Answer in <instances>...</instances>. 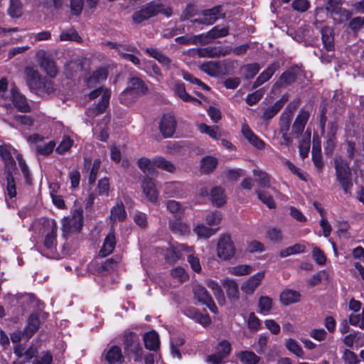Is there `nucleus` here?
<instances>
[{
  "label": "nucleus",
  "instance_id": "1",
  "mask_svg": "<svg viewBox=\"0 0 364 364\" xmlns=\"http://www.w3.org/2000/svg\"><path fill=\"white\" fill-rule=\"evenodd\" d=\"M333 163L336 181L346 194H350L353 183L350 164L342 156H336Z\"/></svg>",
  "mask_w": 364,
  "mask_h": 364
},
{
  "label": "nucleus",
  "instance_id": "2",
  "mask_svg": "<svg viewBox=\"0 0 364 364\" xmlns=\"http://www.w3.org/2000/svg\"><path fill=\"white\" fill-rule=\"evenodd\" d=\"M147 88L144 82L139 77H132L128 82L127 87L120 94L121 102L129 105L140 95L146 92Z\"/></svg>",
  "mask_w": 364,
  "mask_h": 364
},
{
  "label": "nucleus",
  "instance_id": "3",
  "mask_svg": "<svg viewBox=\"0 0 364 364\" xmlns=\"http://www.w3.org/2000/svg\"><path fill=\"white\" fill-rule=\"evenodd\" d=\"M122 337L124 351L127 354H133L135 361H141L143 348L139 336L134 332L126 331L124 332Z\"/></svg>",
  "mask_w": 364,
  "mask_h": 364
},
{
  "label": "nucleus",
  "instance_id": "4",
  "mask_svg": "<svg viewBox=\"0 0 364 364\" xmlns=\"http://www.w3.org/2000/svg\"><path fill=\"white\" fill-rule=\"evenodd\" d=\"M82 210L75 209L71 214L63 220V231L64 233L79 232L82 226Z\"/></svg>",
  "mask_w": 364,
  "mask_h": 364
},
{
  "label": "nucleus",
  "instance_id": "5",
  "mask_svg": "<svg viewBox=\"0 0 364 364\" xmlns=\"http://www.w3.org/2000/svg\"><path fill=\"white\" fill-rule=\"evenodd\" d=\"M235 253L233 242L228 235H222L217 245V255L223 260L231 259Z\"/></svg>",
  "mask_w": 364,
  "mask_h": 364
},
{
  "label": "nucleus",
  "instance_id": "6",
  "mask_svg": "<svg viewBox=\"0 0 364 364\" xmlns=\"http://www.w3.org/2000/svg\"><path fill=\"white\" fill-rule=\"evenodd\" d=\"M99 95H102L100 102L95 109H89L87 111L88 116H90L92 112H96L97 114L102 113L108 106L110 98V92L107 89L100 87L92 91L89 96L90 99L92 100L97 97Z\"/></svg>",
  "mask_w": 364,
  "mask_h": 364
},
{
  "label": "nucleus",
  "instance_id": "7",
  "mask_svg": "<svg viewBox=\"0 0 364 364\" xmlns=\"http://www.w3.org/2000/svg\"><path fill=\"white\" fill-rule=\"evenodd\" d=\"M193 247H189L185 244H177L176 245H170L164 252L165 259L169 263H175L178 260L183 252H191Z\"/></svg>",
  "mask_w": 364,
  "mask_h": 364
},
{
  "label": "nucleus",
  "instance_id": "8",
  "mask_svg": "<svg viewBox=\"0 0 364 364\" xmlns=\"http://www.w3.org/2000/svg\"><path fill=\"white\" fill-rule=\"evenodd\" d=\"M161 6L159 4H149L145 8L136 11L132 15V19L136 23H140L142 21L156 16L161 12Z\"/></svg>",
  "mask_w": 364,
  "mask_h": 364
},
{
  "label": "nucleus",
  "instance_id": "9",
  "mask_svg": "<svg viewBox=\"0 0 364 364\" xmlns=\"http://www.w3.org/2000/svg\"><path fill=\"white\" fill-rule=\"evenodd\" d=\"M38 62L40 67L50 77H54L56 76L58 69L55 62L48 56L43 51H40L37 53Z\"/></svg>",
  "mask_w": 364,
  "mask_h": 364
},
{
  "label": "nucleus",
  "instance_id": "10",
  "mask_svg": "<svg viewBox=\"0 0 364 364\" xmlns=\"http://www.w3.org/2000/svg\"><path fill=\"white\" fill-rule=\"evenodd\" d=\"M25 79L29 88L35 92L41 90L42 86V80L44 77H41L38 70L33 68L27 67L24 71Z\"/></svg>",
  "mask_w": 364,
  "mask_h": 364
},
{
  "label": "nucleus",
  "instance_id": "11",
  "mask_svg": "<svg viewBox=\"0 0 364 364\" xmlns=\"http://www.w3.org/2000/svg\"><path fill=\"white\" fill-rule=\"evenodd\" d=\"M231 53L230 47H208L197 49V54L202 58H220Z\"/></svg>",
  "mask_w": 364,
  "mask_h": 364
},
{
  "label": "nucleus",
  "instance_id": "12",
  "mask_svg": "<svg viewBox=\"0 0 364 364\" xmlns=\"http://www.w3.org/2000/svg\"><path fill=\"white\" fill-rule=\"evenodd\" d=\"M252 173L257 183V188L267 189L274 193H277L276 188L272 186L273 180L267 173L257 168H255Z\"/></svg>",
  "mask_w": 364,
  "mask_h": 364
},
{
  "label": "nucleus",
  "instance_id": "13",
  "mask_svg": "<svg viewBox=\"0 0 364 364\" xmlns=\"http://www.w3.org/2000/svg\"><path fill=\"white\" fill-rule=\"evenodd\" d=\"M220 6H215L210 9L205 10L203 12V17L193 20V22L210 25L215 23L217 20L223 17Z\"/></svg>",
  "mask_w": 364,
  "mask_h": 364
},
{
  "label": "nucleus",
  "instance_id": "14",
  "mask_svg": "<svg viewBox=\"0 0 364 364\" xmlns=\"http://www.w3.org/2000/svg\"><path fill=\"white\" fill-rule=\"evenodd\" d=\"M241 132L248 142L255 148L259 150H262L265 148L264 141L252 132L247 124L245 123L242 125Z\"/></svg>",
  "mask_w": 364,
  "mask_h": 364
},
{
  "label": "nucleus",
  "instance_id": "15",
  "mask_svg": "<svg viewBox=\"0 0 364 364\" xmlns=\"http://www.w3.org/2000/svg\"><path fill=\"white\" fill-rule=\"evenodd\" d=\"M160 130L165 137L171 136L175 132L176 121L171 114H164L161 120Z\"/></svg>",
  "mask_w": 364,
  "mask_h": 364
},
{
  "label": "nucleus",
  "instance_id": "16",
  "mask_svg": "<svg viewBox=\"0 0 364 364\" xmlns=\"http://www.w3.org/2000/svg\"><path fill=\"white\" fill-rule=\"evenodd\" d=\"M7 101H11L17 109L22 112H30V106L26 99L15 87L11 88V95Z\"/></svg>",
  "mask_w": 364,
  "mask_h": 364
},
{
  "label": "nucleus",
  "instance_id": "17",
  "mask_svg": "<svg viewBox=\"0 0 364 364\" xmlns=\"http://www.w3.org/2000/svg\"><path fill=\"white\" fill-rule=\"evenodd\" d=\"M264 277V272H259L253 276L249 277L241 287L242 291L247 294H252L259 286L262 280Z\"/></svg>",
  "mask_w": 364,
  "mask_h": 364
},
{
  "label": "nucleus",
  "instance_id": "18",
  "mask_svg": "<svg viewBox=\"0 0 364 364\" xmlns=\"http://www.w3.org/2000/svg\"><path fill=\"white\" fill-rule=\"evenodd\" d=\"M141 188L146 198L155 203L158 198V191L154 181L149 176L146 177L141 183Z\"/></svg>",
  "mask_w": 364,
  "mask_h": 364
},
{
  "label": "nucleus",
  "instance_id": "19",
  "mask_svg": "<svg viewBox=\"0 0 364 364\" xmlns=\"http://www.w3.org/2000/svg\"><path fill=\"white\" fill-rule=\"evenodd\" d=\"M310 114L308 111L301 109L292 126V132L299 137L304 130L305 126L309 119Z\"/></svg>",
  "mask_w": 364,
  "mask_h": 364
},
{
  "label": "nucleus",
  "instance_id": "20",
  "mask_svg": "<svg viewBox=\"0 0 364 364\" xmlns=\"http://www.w3.org/2000/svg\"><path fill=\"white\" fill-rule=\"evenodd\" d=\"M45 225L49 229L48 232L46 233L44 245L48 249L52 248L56 242V232H57V225L55 221L53 219H47L45 221Z\"/></svg>",
  "mask_w": 364,
  "mask_h": 364
},
{
  "label": "nucleus",
  "instance_id": "21",
  "mask_svg": "<svg viewBox=\"0 0 364 364\" xmlns=\"http://www.w3.org/2000/svg\"><path fill=\"white\" fill-rule=\"evenodd\" d=\"M127 218V212L122 201L117 202L111 208L109 220L112 225L116 222H123Z\"/></svg>",
  "mask_w": 364,
  "mask_h": 364
},
{
  "label": "nucleus",
  "instance_id": "22",
  "mask_svg": "<svg viewBox=\"0 0 364 364\" xmlns=\"http://www.w3.org/2000/svg\"><path fill=\"white\" fill-rule=\"evenodd\" d=\"M144 346L149 350L156 351L160 347V341L158 333L155 331L145 333L143 336Z\"/></svg>",
  "mask_w": 364,
  "mask_h": 364
},
{
  "label": "nucleus",
  "instance_id": "23",
  "mask_svg": "<svg viewBox=\"0 0 364 364\" xmlns=\"http://www.w3.org/2000/svg\"><path fill=\"white\" fill-rule=\"evenodd\" d=\"M108 70L106 68L100 67L96 69L87 80V85L89 87H94L107 79Z\"/></svg>",
  "mask_w": 364,
  "mask_h": 364
},
{
  "label": "nucleus",
  "instance_id": "24",
  "mask_svg": "<svg viewBox=\"0 0 364 364\" xmlns=\"http://www.w3.org/2000/svg\"><path fill=\"white\" fill-rule=\"evenodd\" d=\"M105 359L109 364H122L124 361L122 350L117 346H113L108 349Z\"/></svg>",
  "mask_w": 364,
  "mask_h": 364
},
{
  "label": "nucleus",
  "instance_id": "25",
  "mask_svg": "<svg viewBox=\"0 0 364 364\" xmlns=\"http://www.w3.org/2000/svg\"><path fill=\"white\" fill-rule=\"evenodd\" d=\"M146 53L151 57L156 59L162 65L171 69L175 65L172 63L171 60L166 55H164L159 50L154 48H146Z\"/></svg>",
  "mask_w": 364,
  "mask_h": 364
},
{
  "label": "nucleus",
  "instance_id": "26",
  "mask_svg": "<svg viewBox=\"0 0 364 364\" xmlns=\"http://www.w3.org/2000/svg\"><path fill=\"white\" fill-rule=\"evenodd\" d=\"M173 92L183 102H191L196 105H200L201 102L196 98L191 96L186 91L185 85L183 82H176L173 87Z\"/></svg>",
  "mask_w": 364,
  "mask_h": 364
},
{
  "label": "nucleus",
  "instance_id": "27",
  "mask_svg": "<svg viewBox=\"0 0 364 364\" xmlns=\"http://www.w3.org/2000/svg\"><path fill=\"white\" fill-rule=\"evenodd\" d=\"M40 323L38 315L33 314L28 317V324L23 331V335L27 339L30 338L38 331Z\"/></svg>",
  "mask_w": 364,
  "mask_h": 364
},
{
  "label": "nucleus",
  "instance_id": "28",
  "mask_svg": "<svg viewBox=\"0 0 364 364\" xmlns=\"http://www.w3.org/2000/svg\"><path fill=\"white\" fill-rule=\"evenodd\" d=\"M116 245V238L114 231L111 230L105 239L103 245L100 251L102 257H106L111 254Z\"/></svg>",
  "mask_w": 364,
  "mask_h": 364
},
{
  "label": "nucleus",
  "instance_id": "29",
  "mask_svg": "<svg viewBox=\"0 0 364 364\" xmlns=\"http://www.w3.org/2000/svg\"><path fill=\"white\" fill-rule=\"evenodd\" d=\"M200 69L210 76H218L222 72V66L219 62L208 61L202 63L199 66Z\"/></svg>",
  "mask_w": 364,
  "mask_h": 364
},
{
  "label": "nucleus",
  "instance_id": "30",
  "mask_svg": "<svg viewBox=\"0 0 364 364\" xmlns=\"http://www.w3.org/2000/svg\"><path fill=\"white\" fill-rule=\"evenodd\" d=\"M229 299H236L239 296V288L237 283L232 279L226 278L222 281Z\"/></svg>",
  "mask_w": 364,
  "mask_h": 364
},
{
  "label": "nucleus",
  "instance_id": "31",
  "mask_svg": "<svg viewBox=\"0 0 364 364\" xmlns=\"http://www.w3.org/2000/svg\"><path fill=\"white\" fill-rule=\"evenodd\" d=\"M242 364H262V359L250 350L240 351L237 355Z\"/></svg>",
  "mask_w": 364,
  "mask_h": 364
},
{
  "label": "nucleus",
  "instance_id": "32",
  "mask_svg": "<svg viewBox=\"0 0 364 364\" xmlns=\"http://www.w3.org/2000/svg\"><path fill=\"white\" fill-rule=\"evenodd\" d=\"M206 285L212 290L218 304L220 305H224L225 303V297L223 290L218 282L212 279H208L206 281Z\"/></svg>",
  "mask_w": 364,
  "mask_h": 364
},
{
  "label": "nucleus",
  "instance_id": "33",
  "mask_svg": "<svg viewBox=\"0 0 364 364\" xmlns=\"http://www.w3.org/2000/svg\"><path fill=\"white\" fill-rule=\"evenodd\" d=\"M312 160L318 168H321L323 163L321 155V141L317 136L313 137Z\"/></svg>",
  "mask_w": 364,
  "mask_h": 364
},
{
  "label": "nucleus",
  "instance_id": "34",
  "mask_svg": "<svg viewBox=\"0 0 364 364\" xmlns=\"http://www.w3.org/2000/svg\"><path fill=\"white\" fill-rule=\"evenodd\" d=\"M164 193L168 197H178L183 195V184L173 181L165 184Z\"/></svg>",
  "mask_w": 364,
  "mask_h": 364
},
{
  "label": "nucleus",
  "instance_id": "35",
  "mask_svg": "<svg viewBox=\"0 0 364 364\" xmlns=\"http://www.w3.org/2000/svg\"><path fill=\"white\" fill-rule=\"evenodd\" d=\"M138 167L146 175H154L156 173L155 164L153 159L141 157L137 161Z\"/></svg>",
  "mask_w": 364,
  "mask_h": 364
},
{
  "label": "nucleus",
  "instance_id": "36",
  "mask_svg": "<svg viewBox=\"0 0 364 364\" xmlns=\"http://www.w3.org/2000/svg\"><path fill=\"white\" fill-rule=\"evenodd\" d=\"M218 164V159L212 156H206L200 161L201 172L209 173L213 172Z\"/></svg>",
  "mask_w": 364,
  "mask_h": 364
},
{
  "label": "nucleus",
  "instance_id": "37",
  "mask_svg": "<svg viewBox=\"0 0 364 364\" xmlns=\"http://www.w3.org/2000/svg\"><path fill=\"white\" fill-rule=\"evenodd\" d=\"M300 294L294 290L287 289L284 291L280 295V301L284 305H289L300 300Z\"/></svg>",
  "mask_w": 364,
  "mask_h": 364
},
{
  "label": "nucleus",
  "instance_id": "38",
  "mask_svg": "<svg viewBox=\"0 0 364 364\" xmlns=\"http://www.w3.org/2000/svg\"><path fill=\"white\" fill-rule=\"evenodd\" d=\"M277 68L278 66L276 64H272L267 67L256 79L254 83V87H257L268 81L277 70Z\"/></svg>",
  "mask_w": 364,
  "mask_h": 364
},
{
  "label": "nucleus",
  "instance_id": "39",
  "mask_svg": "<svg viewBox=\"0 0 364 364\" xmlns=\"http://www.w3.org/2000/svg\"><path fill=\"white\" fill-rule=\"evenodd\" d=\"M228 32L229 28L228 27L216 26L209 31L206 35H204L203 40L205 41L206 43H208L209 42L208 39H215L226 36L228 35Z\"/></svg>",
  "mask_w": 364,
  "mask_h": 364
},
{
  "label": "nucleus",
  "instance_id": "40",
  "mask_svg": "<svg viewBox=\"0 0 364 364\" xmlns=\"http://www.w3.org/2000/svg\"><path fill=\"white\" fill-rule=\"evenodd\" d=\"M258 198L265 204L269 208H274L276 207L275 202L273 199L269 190L257 188L255 191Z\"/></svg>",
  "mask_w": 364,
  "mask_h": 364
},
{
  "label": "nucleus",
  "instance_id": "41",
  "mask_svg": "<svg viewBox=\"0 0 364 364\" xmlns=\"http://www.w3.org/2000/svg\"><path fill=\"white\" fill-rule=\"evenodd\" d=\"M198 129L201 133L206 134L213 139H219L223 133L218 126H208L205 124H200L198 125Z\"/></svg>",
  "mask_w": 364,
  "mask_h": 364
},
{
  "label": "nucleus",
  "instance_id": "42",
  "mask_svg": "<svg viewBox=\"0 0 364 364\" xmlns=\"http://www.w3.org/2000/svg\"><path fill=\"white\" fill-rule=\"evenodd\" d=\"M12 152H16V150L10 146H0V156L8 168L9 166L13 167L15 165Z\"/></svg>",
  "mask_w": 364,
  "mask_h": 364
},
{
  "label": "nucleus",
  "instance_id": "43",
  "mask_svg": "<svg viewBox=\"0 0 364 364\" xmlns=\"http://www.w3.org/2000/svg\"><path fill=\"white\" fill-rule=\"evenodd\" d=\"M210 199L213 203L220 207L226 202V197L224 191L220 187H215L211 190Z\"/></svg>",
  "mask_w": 364,
  "mask_h": 364
},
{
  "label": "nucleus",
  "instance_id": "44",
  "mask_svg": "<svg viewBox=\"0 0 364 364\" xmlns=\"http://www.w3.org/2000/svg\"><path fill=\"white\" fill-rule=\"evenodd\" d=\"M204 34L194 36L192 37L180 36L176 38V42L182 45H196L197 43L205 44L206 41L203 40Z\"/></svg>",
  "mask_w": 364,
  "mask_h": 364
},
{
  "label": "nucleus",
  "instance_id": "45",
  "mask_svg": "<svg viewBox=\"0 0 364 364\" xmlns=\"http://www.w3.org/2000/svg\"><path fill=\"white\" fill-rule=\"evenodd\" d=\"M321 38L324 47L327 50H332L334 48L332 29L326 27L321 30Z\"/></svg>",
  "mask_w": 364,
  "mask_h": 364
},
{
  "label": "nucleus",
  "instance_id": "46",
  "mask_svg": "<svg viewBox=\"0 0 364 364\" xmlns=\"http://www.w3.org/2000/svg\"><path fill=\"white\" fill-rule=\"evenodd\" d=\"M216 231L217 229L208 228L203 224H198L193 228V232L198 238L208 239L213 235Z\"/></svg>",
  "mask_w": 364,
  "mask_h": 364
},
{
  "label": "nucleus",
  "instance_id": "47",
  "mask_svg": "<svg viewBox=\"0 0 364 364\" xmlns=\"http://www.w3.org/2000/svg\"><path fill=\"white\" fill-rule=\"evenodd\" d=\"M155 168H159L169 173L175 171V166L169 161L162 156H156L154 158Z\"/></svg>",
  "mask_w": 364,
  "mask_h": 364
},
{
  "label": "nucleus",
  "instance_id": "48",
  "mask_svg": "<svg viewBox=\"0 0 364 364\" xmlns=\"http://www.w3.org/2000/svg\"><path fill=\"white\" fill-rule=\"evenodd\" d=\"M8 14L11 18H19L23 14V6L20 0H10Z\"/></svg>",
  "mask_w": 364,
  "mask_h": 364
},
{
  "label": "nucleus",
  "instance_id": "49",
  "mask_svg": "<svg viewBox=\"0 0 364 364\" xmlns=\"http://www.w3.org/2000/svg\"><path fill=\"white\" fill-rule=\"evenodd\" d=\"M292 117V110H286L282 113L280 119L279 132L282 134H287L290 127L291 119Z\"/></svg>",
  "mask_w": 364,
  "mask_h": 364
},
{
  "label": "nucleus",
  "instance_id": "50",
  "mask_svg": "<svg viewBox=\"0 0 364 364\" xmlns=\"http://www.w3.org/2000/svg\"><path fill=\"white\" fill-rule=\"evenodd\" d=\"M193 293L195 297L203 304L207 301L210 302L212 299L208 291L201 285H196L193 288Z\"/></svg>",
  "mask_w": 364,
  "mask_h": 364
},
{
  "label": "nucleus",
  "instance_id": "51",
  "mask_svg": "<svg viewBox=\"0 0 364 364\" xmlns=\"http://www.w3.org/2000/svg\"><path fill=\"white\" fill-rule=\"evenodd\" d=\"M259 312L267 315L272 308V299L267 296H262L258 301Z\"/></svg>",
  "mask_w": 364,
  "mask_h": 364
},
{
  "label": "nucleus",
  "instance_id": "52",
  "mask_svg": "<svg viewBox=\"0 0 364 364\" xmlns=\"http://www.w3.org/2000/svg\"><path fill=\"white\" fill-rule=\"evenodd\" d=\"M93 132L99 140L106 141L109 137L107 120L95 127Z\"/></svg>",
  "mask_w": 364,
  "mask_h": 364
},
{
  "label": "nucleus",
  "instance_id": "53",
  "mask_svg": "<svg viewBox=\"0 0 364 364\" xmlns=\"http://www.w3.org/2000/svg\"><path fill=\"white\" fill-rule=\"evenodd\" d=\"M169 228L172 232L181 235H186L190 232L188 226L178 220L171 221L169 223Z\"/></svg>",
  "mask_w": 364,
  "mask_h": 364
},
{
  "label": "nucleus",
  "instance_id": "54",
  "mask_svg": "<svg viewBox=\"0 0 364 364\" xmlns=\"http://www.w3.org/2000/svg\"><path fill=\"white\" fill-rule=\"evenodd\" d=\"M253 268L250 265L240 264L228 269V272L235 276H244L250 274Z\"/></svg>",
  "mask_w": 364,
  "mask_h": 364
},
{
  "label": "nucleus",
  "instance_id": "55",
  "mask_svg": "<svg viewBox=\"0 0 364 364\" xmlns=\"http://www.w3.org/2000/svg\"><path fill=\"white\" fill-rule=\"evenodd\" d=\"M58 188V186L57 184H52L50 186V197L55 206L59 209H63L65 208V201L61 196L56 194V188Z\"/></svg>",
  "mask_w": 364,
  "mask_h": 364
},
{
  "label": "nucleus",
  "instance_id": "56",
  "mask_svg": "<svg viewBox=\"0 0 364 364\" xmlns=\"http://www.w3.org/2000/svg\"><path fill=\"white\" fill-rule=\"evenodd\" d=\"M283 105L284 102L279 100L276 102L272 106L266 108L263 114V119H270L274 117L282 109Z\"/></svg>",
  "mask_w": 364,
  "mask_h": 364
},
{
  "label": "nucleus",
  "instance_id": "57",
  "mask_svg": "<svg viewBox=\"0 0 364 364\" xmlns=\"http://www.w3.org/2000/svg\"><path fill=\"white\" fill-rule=\"evenodd\" d=\"M287 348L299 358H304V351L298 342L289 338L286 341Z\"/></svg>",
  "mask_w": 364,
  "mask_h": 364
},
{
  "label": "nucleus",
  "instance_id": "58",
  "mask_svg": "<svg viewBox=\"0 0 364 364\" xmlns=\"http://www.w3.org/2000/svg\"><path fill=\"white\" fill-rule=\"evenodd\" d=\"M189 313L190 316L203 326H208L211 322L210 318L208 315L202 314L195 309H190Z\"/></svg>",
  "mask_w": 364,
  "mask_h": 364
},
{
  "label": "nucleus",
  "instance_id": "59",
  "mask_svg": "<svg viewBox=\"0 0 364 364\" xmlns=\"http://www.w3.org/2000/svg\"><path fill=\"white\" fill-rule=\"evenodd\" d=\"M55 146V142L50 141L43 144L36 145L35 149L38 154L46 156L52 153Z\"/></svg>",
  "mask_w": 364,
  "mask_h": 364
},
{
  "label": "nucleus",
  "instance_id": "60",
  "mask_svg": "<svg viewBox=\"0 0 364 364\" xmlns=\"http://www.w3.org/2000/svg\"><path fill=\"white\" fill-rule=\"evenodd\" d=\"M166 208L176 217H180L183 213L182 205L176 200H171L167 201Z\"/></svg>",
  "mask_w": 364,
  "mask_h": 364
},
{
  "label": "nucleus",
  "instance_id": "61",
  "mask_svg": "<svg viewBox=\"0 0 364 364\" xmlns=\"http://www.w3.org/2000/svg\"><path fill=\"white\" fill-rule=\"evenodd\" d=\"M267 237L272 242H280L283 239L282 232L279 228H270L267 232Z\"/></svg>",
  "mask_w": 364,
  "mask_h": 364
},
{
  "label": "nucleus",
  "instance_id": "62",
  "mask_svg": "<svg viewBox=\"0 0 364 364\" xmlns=\"http://www.w3.org/2000/svg\"><path fill=\"white\" fill-rule=\"evenodd\" d=\"M73 144V141L69 136H65L56 148V151L60 154H64L70 149Z\"/></svg>",
  "mask_w": 364,
  "mask_h": 364
},
{
  "label": "nucleus",
  "instance_id": "63",
  "mask_svg": "<svg viewBox=\"0 0 364 364\" xmlns=\"http://www.w3.org/2000/svg\"><path fill=\"white\" fill-rule=\"evenodd\" d=\"M349 323L353 326H358L360 328L364 329V309L360 314H350Z\"/></svg>",
  "mask_w": 364,
  "mask_h": 364
},
{
  "label": "nucleus",
  "instance_id": "64",
  "mask_svg": "<svg viewBox=\"0 0 364 364\" xmlns=\"http://www.w3.org/2000/svg\"><path fill=\"white\" fill-rule=\"evenodd\" d=\"M342 358L347 364H358L359 363L357 355L348 349L343 351Z\"/></svg>",
  "mask_w": 364,
  "mask_h": 364
}]
</instances>
